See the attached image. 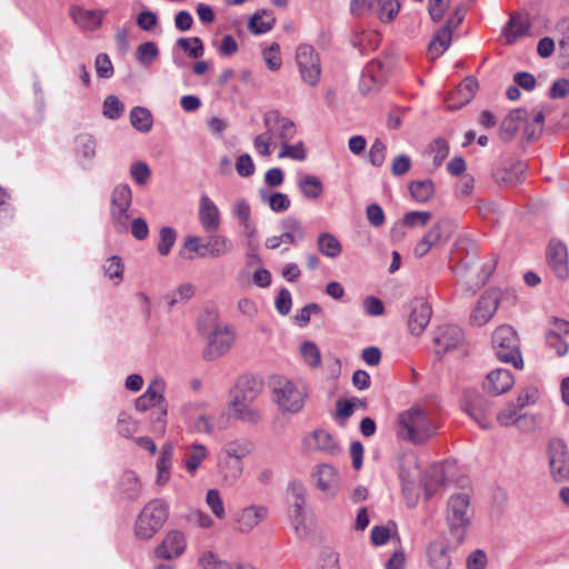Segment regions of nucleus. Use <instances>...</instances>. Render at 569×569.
<instances>
[{"instance_id":"3c124183","label":"nucleus","mask_w":569,"mask_h":569,"mask_svg":"<svg viewBox=\"0 0 569 569\" xmlns=\"http://www.w3.org/2000/svg\"><path fill=\"white\" fill-rule=\"evenodd\" d=\"M159 56V49L152 41L141 43L137 48L136 58L144 67H149Z\"/></svg>"},{"instance_id":"a211bd4d","label":"nucleus","mask_w":569,"mask_h":569,"mask_svg":"<svg viewBox=\"0 0 569 569\" xmlns=\"http://www.w3.org/2000/svg\"><path fill=\"white\" fill-rule=\"evenodd\" d=\"M432 310L430 305L423 299H415L411 302V311L408 318L409 331L415 336H420L430 322Z\"/></svg>"},{"instance_id":"79ce46f5","label":"nucleus","mask_w":569,"mask_h":569,"mask_svg":"<svg viewBox=\"0 0 569 569\" xmlns=\"http://www.w3.org/2000/svg\"><path fill=\"white\" fill-rule=\"evenodd\" d=\"M130 121L133 128L140 132H149L153 123L151 112L144 107L132 108L130 111Z\"/></svg>"},{"instance_id":"603ef678","label":"nucleus","mask_w":569,"mask_h":569,"mask_svg":"<svg viewBox=\"0 0 569 569\" xmlns=\"http://www.w3.org/2000/svg\"><path fill=\"white\" fill-rule=\"evenodd\" d=\"M160 241L158 243V252L166 257L170 253L177 240V231L172 227H162L160 229Z\"/></svg>"},{"instance_id":"c9c22d12","label":"nucleus","mask_w":569,"mask_h":569,"mask_svg":"<svg viewBox=\"0 0 569 569\" xmlns=\"http://www.w3.org/2000/svg\"><path fill=\"white\" fill-rule=\"evenodd\" d=\"M426 498L432 497L443 483V469L439 466L430 467L420 480Z\"/></svg>"},{"instance_id":"a19ab883","label":"nucleus","mask_w":569,"mask_h":569,"mask_svg":"<svg viewBox=\"0 0 569 569\" xmlns=\"http://www.w3.org/2000/svg\"><path fill=\"white\" fill-rule=\"evenodd\" d=\"M408 189L411 197L418 202L428 201L435 192V186L430 179L411 181Z\"/></svg>"},{"instance_id":"5fc2aeb1","label":"nucleus","mask_w":569,"mask_h":569,"mask_svg":"<svg viewBox=\"0 0 569 569\" xmlns=\"http://www.w3.org/2000/svg\"><path fill=\"white\" fill-rule=\"evenodd\" d=\"M124 110L123 103L118 99V97L110 94L104 99L103 102V116L108 119L116 120L119 119Z\"/></svg>"},{"instance_id":"4c0bfd02","label":"nucleus","mask_w":569,"mask_h":569,"mask_svg":"<svg viewBox=\"0 0 569 569\" xmlns=\"http://www.w3.org/2000/svg\"><path fill=\"white\" fill-rule=\"evenodd\" d=\"M232 416L240 421L248 423H258L261 420L260 410L252 405H248L241 401H231Z\"/></svg>"},{"instance_id":"39448f33","label":"nucleus","mask_w":569,"mask_h":569,"mask_svg":"<svg viewBox=\"0 0 569 569\" xmlns=\"http://www.w3.org/2000/svg\"><path fill=\"white\" fill-rule=\"evenodd\" d=\"M168 516V505L163 500L149 501L136 520L134 535L142 540L152 538L162 528Z\"/></svg>"},{"instance_id":"8fccbe9b","label":"nucleus","mask_w":569,"mask_h":569,"mask_svg":"<svg viewBox=\"0 0 569 569\" xmlns=\"http://www.w3.org/2000/svg\"><path fill=\"white\" fill-rule=\"evenodd\" d=\"M260 197L261 200L267 202L270 209L274 212L286 211L290 207V199L286 193L274 192L268 194L264 190H261Z\"/></svg>"},{"instance_id":"f3484780","label":"nucleus","mask_w":569,"mask_h":569,"mask_svg":"<svg viewBox=\"0 0 569 569\" xmlns=\"http://www.w3.org/2000/svg\"><path fill=\"white\" fill-rule=\"evenodd\" d=\"M184 535L179 530L169 531L162 542L154 549L158 559L172 560L179 558L186 550Z\"/></svg>"},{"instance_id":"4468645a","label":"nucleus","mask_w":569,"mask_h":569,"mask_svg":"<svg viewBox=\"0 0 569 569\" xmlns=\"http://www.w3.org/2000/svg\"><path fill=\"white\" fill-rule=\"evenodd\" d=\"M500 298L501 291L497 288H490L485 291L472 310L470 316L471 323L477 327L486 325L496 313Z\"/></svg>"},{"instance_id":"9b49d317","label":"nucleus","mask_w":569,"mask_h":569,"mask_svg":"<svg viewBox=\"0 0 569 569\" xmlns=\"http://www.w3.org/2000/svg\"><path fill=\"white\" fill-rule=\"evenodd\" d=\"M296 61L300 76L309 86H316L320 80L321 67L320 60L313 47L301 44L296 52Z\"/></svg>"},{"instance_id":"7ed1b4c3","label":"nucleus","mask_w":569,"mask_h":569,"mask_svg":"<svg viewBox=\"0 0 569 569\" xmlns=\"http://www.w3.org/2000/svg\"><path fill=\"white\" fill-rule=\"evenodd\" d=\"M472 515L468 493H456L449 498L446 519L456 547L465 542Z\"/></svg>"},{"instance_id":"b1692460","label":"nucleus","mask_w":569,"mask_h":569,"mask_svg":"<svg viewBox=\"0 0 569 569\" xmlns=\"http://www.w3.org/2000/svg\"><path fill=\"white\" fill-rule=\"evenodd\" d=\"M528 112L526 109L517 108L510 111L500 124V139L505 142L511 141L519 128L527 122Z\"/></svg>"},{"instance_id":"6e6552de","label":"nucleus","mask_w":569,"mask_h":569,"mask_svg":"<svg viewBox=\"0 0 569 569\" xmlns=\"http://www.w3.org/2000/svg\"><path fill=\"white\" fill-rule=\"evenodd\" d=\"M466 4L456 6L446 23L436 32L429 43L428 53L431 60L439 58L450 46L453 31L462 23L467 14Z\"/></svg>"},{"instance_id":"bf43d9fd","label":"nucleus","mask_w":569,"mask_h":569,"mask_svg":"<svg viewBox=\"0 0 569 569\" xmlns=\"http://www.w3.org/2000/svg\"><path fill=\"white\" fill-rule=\"evenodd\" d=\"M281 158H290L298 161H303L307 158V152L302 141L297 142L296 144H290L287 142L281 147V151L278 154Z\"/></svg>"},{"instance_id":"de8ad7c7","label":"nucleus","mask_w":569,"mask_h":569,"mask_svg":"<svg viewBox=\"0 0 569 569\" xmlns=\"http://www.w3.org/2000/svg\"><path fill=\"white\" fill-rule=\"evenodd\" d=\"M207 457V448L201 443L192 445L184 460V466L188 472L193 473L201 465V461Z\"/></svg>"},{"instance_id":"f257e3e1","label":"nucleus","mask_w":569,"mask_h":569,"mask_svg":"<svg viewBox=\"0 0 569 569\" xmlns=\"http://www.w3.org/2000/svg\"><path fill=\"white\" fill-rule=\"evenodd\" d=\"M398 435L412 443H425L438 429L435 409L415 405L398 417Z\"/></svg>"},{"instance_id":"0e129e2a","label":"nucleus","mask_w":569,"mask_h":569,"mask_svg":"<svg viewBox=\"0 0 569 569\" xmlns=\"http://www.w3.org/2000/svg\"><path fill=\"white\" fill-rule=\"evenodd\" d=\"M94 67L99 78L109 79L114 73L112 62L107 53H99L96 57Z\"/></svg>"},{"instance_id":"13d9d810","label":"nucleus","mask_w":569,"mask_h":569,"mask_svg":"<svg viewBox=\"0 0 569 569\" xmlns=\"http://www.w3.org/2000/svg\"><path fill=\"white\" fill-rule=\"evenodd\" d=\"M380 0H351L350 12L355 17H362L368 13H376Z\"/></svg>"},{"instance_id":"6ab92c4d","label":"nucleus","mask_w":569,"mask_h":569,"mask_svg":"<svg viewBox=\"0 0 569 569\" xmlns=\"http://www.w3.org/2000/svg\"><path fill=\"white\" fill-rule=\"evenodd\" d=\"M527 164L520 160L511 161L503 167L497 168L492 174L495 181L502 187H515L522 182Z\"/></svg>"},{"instance_id":"20e7f679","label":"nucleus","mask_w":569,"mask_h":569,"mask_svg":"<svg viewBox=\"0 0 569 569\" xmlns=\"http://www.w3.org/2000/svg\"><path fill=\"white\" fill-rule=\"evenodd\" d=\"M491 345L500 361L511 363L516 369H522L519 337L511 326L498 327L492 333Z\"/></svg>"},{"instance_id":"ea45409f","label":"nucleus","mask_w":569,"mask_h":569,"mask_svg":"<svg viewBox=\"0 0 569 569\" xmlns=\"http://www.w3.org/2000/svg\"><path fill=\"white\" fill-rule=\"evenodd\" d=\"M252 449L253 445L249 440H233L224 445L222 452L230 459L242 461Z\"/></svg>"},{"instance_id":"2f4dec72","label":"nucleus","mask_w":569,"mask_h":569,"mask_svg":"<svg viewBox=\"0 0 569 569\" xmlns=\"http://www.w3.org/2000/svg\"><path fill=\"white\" fill-rule=\"evenodd\" d=\"M162 395V383L152 381L144 393L136 400V409L139 411H147L153 407L160 406L164 401Z\"/></svg>"},{"instance_id":"69168bd1","label":"nucleus","mask_w":569,"mask_h":569,"mask_svg":"<svg viewBox=\"0 0 569 569\" xmlns=\"http://www.w3.org/2000/svg\"><path fill=\"white\" fill-rule=\"evenodd\" d=\"M301 355L307 363L316 368L321 363L319 348L311 341H306L301 346Z\"/></svg>"},{"instance_id":"0eeeda50","label":"nucleus","mask_w":569,"mask_h":569,"mask_svg":"<svg viewBox=\"0 0 569 569\" xmlns=\"http://www.w3.org/2000/svg\"><path fill=\"white\" fill-rule=\"evenodd\" d=\"M548 470L550 478L556 483L569 481V447L559 437L549 439L546 447Z\"/></svg>"},{"instance_id":"423d86ee","label":"nucleus","mask_w":569,"mask_h":569,"mask_svg":"<svg viewBox=\"0 0 569 569\" xmlns=\"http://www.w3.org/2000/svg\"><path fill=\"white\" fill-rule=\"evenodd\" d=\"M273 400L282 412L297 413L305 405L306 390L283 377H273L271 380Z\"/></svg>"},{"instance_id":"e2e57ef3","label":"nucleus","mask_w":569,"mask_h":569,"mask_svg":"<svg viewBox=\"0 0 569 569\" xmlns=\"http://www.w3.org/2000/svg\"><path fill=\"white\" fill-rule=\"evenodd\" d=\"M432 214L429 211H409L403 216L402 223L408 228L417 226L423 227L431 219Z\"/></svg>"},{"instance_id":"9d476101","label":"nucleus","mask_w":569,"mask_h":569,"mask_svg":"<svg viewBox=\"0 0 569 569\" xmlns=\"http://www.w3.org/2000/svg\"><path fill=\"white\" fill-rule=\"evenodd\" d=\"M290 495V521L299 538H305L308 533L306 525V488L299 481H291L288 486Z\"/></svg>"},{"instance_id":"c756f323","label":"nucleus","mask_w":569,"mask_h":569,"mask_svg":"<svg viewBox=\"0 0 569 569\" xmlns=\"http://www.w3.org/2000/svg\"><path fill=\"white\" fill-rule=\"evenodd\" d=\"M174 446L172 442H166L161 447L160 457L157 461V479L158 486H164L170 479V470L173 461Z\"/></svg>"},{"instance_id":"5701e85b","label":"nucleus","mask_w":569,"mask_h":569,"mask_svg":"<svg viewBox=\"0 0 569 569\" xmlns=\"http://www.w3.org/2000/svg\"><path fill=\"white\" fill-rule=\"evenodd\" d=\"M199 220L208 232H216L220 227L219 209L207 194H202L200 198Z\"/></svg>"},{"instance_id":"58836bf2","label":"nucleus","mask_w":569,"mask_h":569,"mask_svg":"<svg viewBox=\"0 0 569 569\" xmlns=\"http://www.w3.org/2000/svg\"><path fill=\"white\" fill-rule=\"evenodd\" d=\"M219 469L224 482L233 485L242 476L243 465L242 461L224 457L219 461Z\"/></svg>"},{"instance_id":"4d7b16f0","label":"nucleus","mask_w":569,"mask_h":569,"mask_svg":"<svg viewBox=\"0 0 569 569\" xmlns=\"http://www.w3.org/2000/svg\"><path fill=\"white\" fill-rule=\"evenodd\" d=\"M103 269L104 274L110 280H117V283H119L122 280L124 267L121 262V259L118 256H112L108 258L103 266Z\"/></svg>"},{"instance_id":"09e8293b","label":"nucleus","mask_w":569,"mask_h":569,"mask_svg":"<svg viewBox=\"0 0 569 569\" xmlns=\"http://www.w3.org/2000/svg\"><path fill=\"white\" fill-rule=\"evenodd\" d=\"M177 47L187 52L190 58L198 59L204 53L202 40L198 37L179 38L176 42Z\"/></svg>"},{"instance_id":"e433bc0d","label":"nucleus","mask_w":569,"mask_h":569,"mask_svg":"<svg viewBox=\"0 0 569 569\" xmlns=\"http://www.w3.org/2000/svg\"><path fill=\"white\" fill-rule=\"evenodd\" d=\"M318 250L328 258H337L342 252V244L339 239L330 233L322 232L317 239Z\"/></svg>"},{"instance_id":"aec40b11","label":"nucleus","mask_w":569,"mask_h":569,"mask_svg":"<svg viewBox=\"0 0 569 569\" xmlns=\"http://www.w3.org/2000/svg\"><path fill=\"white\" fill-rule=\"evenodd\" d=\"M478 89V81L473 77H467L450 94L447 108L449 110H459L468 104L475 97Z\"/></svg>"},{"instance_id":"052dcab7","label":"nucleus","mask_w":569,"mask_h":569,"mask_svg":"<svg viewBox=\"0 0 569 569\" xmlns=\"http://www.w3.org/2000/svg\"><path fill=\"white\" fill-rule=\"evenodd\" d=\"M167 401L164 400L160 406H158V409L152 412V431L156 435L163 436L166 432V426H167Z\"/></svg>"},{"instance_id":"2eb2a0df","label":"nucleus","mask_w":569,"mask_h":569,"mask_svg":"<svg viewBox=\"0 0 569 569\" xmlns=\"http://www.w3.org/2000/svg\"><path fill=\"white\" fill-rule=\"evenodd\" d=\"M435 353L438 359L458 348L463 341V332L458 326L443 325L433 332Z\"/></svg>"},{"instance_id":"1a4fd4ad","label":"nucleus","mask_w":569,"mask_h":569,"mask_svg":"<svg viewBox=\"0 0 569 569\" xmlns=\"http://www.w3.org/2000/svg\"><path fill=\"white\" fill-rule=\"evenodd\" d=\"M132 192L128 184H118L111 194V220L114 230L118 233H124L128 230L130 214L128 212L131 206Z\"/></svg>"},{"instance_id":"864d4df0","label":"nucleus","mask_w":569,"mask_h":569,"mask_svg":"<svg viewBox=\"0 0 569 569\" xmlns=\"http://www.w3.org/2000/svg\"><path fill=\"white\" fill-rule=\"evenodd\" d=\"M194 295V288L190 283L179 286L174 291L167 295L166 300L168 306L172 308L177 303L188 301Z\"/></svg>"},{"instance_id":"7c9ffc66","label":"nucleus","mask_w":569,"mask_h":569,"mask_svg":"<svg viewBox=\"0 0 569 569\" xmlns=\"http://www.w3.org/2000/svg\"><path fill=\"white\" fill-rule=\"evenodd\" d=\"M427 558L432 569H450L451 556L449 548L442 542H431L427 548Z\"/></svg>"},{"instance_id":"338daca9","label":"nucleus","mask_w":569,"mask_h":569,"mask_svg":"<svg viewBox=\"0 0 569 569\" xmlns=\"http://www.w3.org/2000/svg\"><path fill=\"white\" fill-rule=\"evenodd\" d=\"M206 501H207L208 506L210 507L212 513L217 518H219V519L224 518L226 511H224L223 501H222L220 493L217 489H210L207 492Z\"/></svg>"},{"instance_id":"bb28decb","label":"nucleus","mask_w":569,"mask_h":569,"mask_svg":"<svg viewBox=\"0 0 569 569\" xmlns=\"http://www.w3.org/2000/svg\"><path fill=\"white\" fill-rule=\"evenodd\" d=\"M456 224L450 219H441L436 222L423 236V240L432 248L441 242H447L453 234Z\"/></svg>"},{"instance_id":"f704fd0d","label":"nucleus","mask_w":569,"mask_h":569,"mask_svg":"<svg viewBox=\"0 0 569 569\" xmlns=\"http://www.w3.org/2000/svg\"><path fill=\"white\" fill-rule=\"evenodd\" d=\"M232 250L231 241L223 234H212L204 243V258H219L230 253Z\"/></svg>"},{"instance_id":"72a5a7b5","label":"nucleus","mask_w":569,"mask_h":569,"mask_svg":"<svg viewBox=\"0 0 569 569\" xmlns=\"http://www.w3.org/2000/svg\"><path fill=\"white\" fill-rule=\"evenodd\" d=\"M274 23V16L269 10L260 9L250 17L248 29L253 34H262L270 31Z\"/></svg>"},{"instance_id":"6e6d98bb","label":"nucleus","mask_w":569,"mask_h":569,"mask_svg":"<svg viewBox=\"0 0 569 569\" xmlns=\"http://www.w3.org/2000/svg\"><path fill=\"white\" fill-rule=\"evenodd\" d=\"M452 0H428L427 10L430 19L438 23L440 22L446 12L449 10Z\"/></svg>"},{"instance_id":"c85d7f7f","label":"nucleus","mask_w":569,"mask_h":569,"mask_svg":"<svg viewBox=\"0 0 569 569\" xmlns=\"http://www.w3.org/2000/svg\"><path fill=\"white\" fill-rule=\"evenodd\" d=\"M530 21L529 18L516 13L510 17L509 22L503 29V34L508 44L516 42L520 37L529 34Z\"/></svg>"},{"instance_id":"473e14b6","label":"nucleus","mask_w":569,"mask_h":569,"mask_svg":"<svg viewBox=\"0 0 569 569\" xmlns=\"http://www.w3.org/2000/svg\"><path fill=\"white\" fill-rule=\"evenodd\" d=\"M317 487L322 492L335 496L338 489V473L330 465H320L317 470Z\"/></svg>"},{"instance_id":"4be33fe9","label":"nucleus","mask_w":569,"mask_h":569,"mask_svg":"<svg viewBox=\"0 0 569 569\" xmlns=\"http://www.w3.org/2000/svg\"><path fill=\"white\" fill-rule=\"evenodd\" d=\"M269 515V509L262 505H251L243 508L238 517V529L241 532H250L260 522H262Z\"/></svg>"},{"instance_id":"37998d69","label":"nucleus","mask_w":569,"mask_h":569,"mask_svg":"<svg viewBox=\"0 0 569 569\" xmlns=\"http://www.w3.org/2000/svg\"><path fill=\"white\" fill-rule=\"evenodd\" d=\"M298 188L308 199H318L323 191L321 180L315 176H305L300 178L298 181Z\"/></svg>"},{"instance_id":"a878e982","label":"nucleus","mask_w":569,"mask_h":569,"mask_svg":"<svg viewBox=\"0 0 569 569\" xmlns=\"http://www.w3.org/2000/svg\"><path fill=\"white\" fill-rule=\"evenodd\" d=\"M515 383L512 373L507 369H495L487 376V389L493 396H500Z\"/></svg>"},{"instance_id":"49530a36","label":"nucleus","mask_w":569,"mask_h":569,"mask_svg":"<svg viewBox=\"0 0 569 569\" xmlns=\"http://www.w3.org/2000/svg\"><path fill=\"white\" fill-rule=\"evenodd\" d=\"M121 492L128 499H137L140 495L141 485L133 471L123 472L120 480Z\"/></svg>"},{"instance_id":"a18cd8bd","label":"nucleus","mask_w":569,"mask_h":569,"mask_svg":"<svg viewBox=\"0 0 569 569\" xmlns=\"http://www.w3.org/2000/svg\"><path fill=\"white\" fill-rule=\"evenodd\" d=\"M76 154L84 160H91L96 154V140L91 134L81 133L76 137Z\"/></svg>"},{"instance_id":"ddd939ff","label":"nucleus","mask_w":569,"mask_h":569,"mask_svg":"<svg viewBox=\"0 0 569 569\" xmlns=\"http://www.w3.org/2000/svg\"><path fill=\"white\" fill-rule=\"evenodd\" d=\"M546 260L555 277L561 281L569 278V257L567 246L558 240L551 239L546 250Z\"/></svg>"},{"instance_id":"c03bdc74","label":"nucleus","mask_w":569,"mask_h":569,"mask_svg":"<svg viewBox=\"0 0 569 569\" xmlns=\"http://www.w3.org/2000/svg\"><path fill=\"white\" fill-rule=\"evenodd\" d=\"M400 8L399 0H380L375 14L382 23H391L397 18Z\"/></svg>"},{"instance_id":"f03ea898","label":"nucleus","mask_w":569,"mask_h":569,"mask_svg":"<svg viewBox=\"0 0 569 569\" xmlns=\"http://www.w3.org/2000/svg\"><path fill=\"white\" fill-rule=\"evenodd\" d=\"M266 132L258 134L253 140V146L260 156L269 157L271 154V144L280 143L282 147L290 142L297 134L295 122L282 116L278 110H270L263 116Z\"/></svg>"},{"instance_id":"680f3d73","label":"nucleus","mask_w":569,"mask_h":569,"mask_svg":"<svg viewBox=\"0 0 569 569\" xmlns=\"http://www.w3.org/2000/svg\"><path fill=\"white\" fill-rule=\"evenodd\" d=\"M430 152L433 153V164L439 167L449 154V143L443 138H437L430 144Z\"/></svg>"},{"instance_id":"774afa93","label":"nucleus","mask_w":569,"mask_h":569,"mask_svg":"<svg viewBox=\"0 0 569 569\" xmlns=\"http://www.w3.org/2000/svg\"><path fill=\"white\" fill-rule=\"evenodd\" d=\"M488 557L482 549H476L466 559L467 569H487Z\"/></svg>"},{"instance_id":"f8f14e48","label":"nucleus","mask_w":569,"mask_h":569,"mask_svg":"<svg viewBox=\"0 0 569 569\" xmlns=\"http://www.w3.org/2000/svg\"><path fill=\"white\" fill-rule=\"evenodd\" d=\"M234 335L229 327L216 326L208 337V343L203 349L202 357L212 361L226 355L232 347Z\"/></svg>"},{"instance_id":"cd10ccee","label":"nucleus","mask_w":569,"mask_h":569,"mask_svg":"<svg viewBox=\"0 0 569 569\" xmlns=\"http://www.w3.org/2000/svg\"><path fill=\"white\" fill-rule=\"evenodd\" d=\"M306 445L310 450H319L327 455H336L339 448L332 436L325 430H315L306 439Z\"/></svg>"},{"instance_id":"393cba45","label":"nucleus","mask_w":569,"mask_h":569,"mask_svg":"<svg viewBox=\"0 0 569 569\" xmlns=\"http://www.w3.org/2000/svg\"><path fill=\"white\" fill-rule=\"evenodd\" d=\"M263 388L262 381L254 377H242L236 387L232 400L252 405Z\"/></svg>"},{"instance_id":"412c9836","label":"nucleus","mask_w":569,"mask_h":569,"mask_svg":"<svg viewBox=\"0 0 569 569\" xmlns=\"http://www.w3.org/2000/svg\"><path fill=\"white\" fill-rule=\"evenodd\" d=\"M107 12V10H87L76 4L70 7V17L73 22L79 28L89 31H93L101 26Z\"/></svg>"},{"instance_id":"dca6fc26","label":"nucleus","mask_w":569,"mask_h":569,"mask_svg":"<svg viewBox=\"0 0 569 569\" xmlns=\"http://www.w3.org/2000/svg\"><path fill=\"white\" fill-rule=\"evenodd\" d=\"M491 402L483 396L478 395L477 392L467 393L465 402L462 405L465 412L471 419H473L482 429L491 428Z\"/></svg>"}]
</instances>
